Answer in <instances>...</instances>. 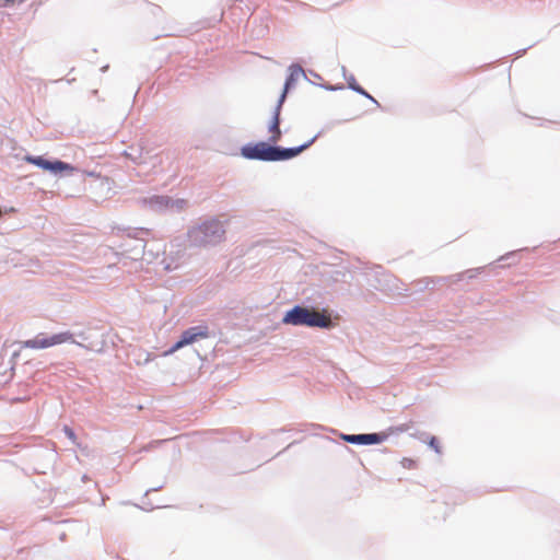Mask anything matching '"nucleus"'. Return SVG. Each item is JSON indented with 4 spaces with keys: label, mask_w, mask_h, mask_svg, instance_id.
Here are the masks:
<instances>
[{
    "label": "nucleus",
    "mask_w": 560,
    "mask_h": 560,
    "mask_svg": "<svg viewBox=\"0 0 560 560\" xmlns=\"http://www.w3.org/2000/svg\"><path fill=\"white\" fill-rule=\"evenodd\" d=\"M289 83H290L289 81L285 83V88L281 95V100H283L285 97V93L288 91ZM281 102L282 101H280V104L277 106L273 117H272V121L269 126V132H270L269 143H277L281 138L280 119H279Z\"/></svg>",
    "instance_id": "nucleus-7"
},
{
    "label": "nucleus",
    "mask_w": 560,
    "mask_h": 560,
    "mask_svg": "<svg viewBox=\"0 0 560 560\" xmlns=\"http://www.w3.org/2000/svg\"><path fill=\"white\" fill-rule=\"evenodd\" d=\"M24 161L54 173L71 170V166L62 161L50 162L42 156L25 155Z\"/></svg>",
    "instance_id": "nucleus-5"
},
{
    "label": "nucleus",
    "mask_w": 560,
    "mask_h": 560,
    "mask_svg": "<svg viewBox=\"0 0 560 560\" xmlns=\"http://www.w3.org/2000/svg\"><path fill=\"white\" fill-rule=\"evenodd\" d=\"M209 337V329L207 326H195L185 330L179 340L167 351L164 352V355H170L175 351L191 345L200 339H206Z\"/></svg>",
    "instance_id": "nucleus-4"
},
{
    "label": "nucleus",
    "mask_w": 560,
    "mask_h": 560,
    "mask_svg": "<svg viewBox=\"0 0 560 560\" xmlns=\"http://www.w3.org/2000/svg\"><path fill=\"white\" fill-rule=\"evenodd\" d=\"M48 337L50 347L66 342H74L73 335L70 331H62Z\"/></svg>",
    "instance_id": "nucleus-9"
},
{
    "label": "nucleus",
    "mask_w": 560,
    "mask_h": 560,
    "mask_svg": "<svg viewBox=\"0 0 560 560\" xmlns=\"http://www.w3.org/2000/svg\"><path fill=\"white\" fill-rule=\"evenodd\" d=\"M342 440L352 444H378L386 439V434H343Z\"/></svg>",
    "instance_id": "nucleus-6"
},
{
    "label": "nucleus",
    "mask_w": 560,
    "mask_h": 560,
    "mask_svg": "<svg viewBox=\"0 0 560 560\" xmlns=\"http://www.w3.org/2000/svg\"><path fill=\"white\" fill-rule=\"evenodd\" d=\"M352 88H353V90H355L357 92H359V93L363 94L364 96H366V97H369V98L373 100V97H372L369 93H366L362 88H360V86H352Z\"/></svg>",
    "instance_id": "nucleus-13"
},
{
    "label": "nucleus",
    "mask_w": 560,
    "mask_h": 560,
    "mask_svg": "<svg viewBox=\"0 0 560 560\" xmlns=\"http://www.w3.org/2000/svg\"><path fill=\"white\" fill-rule=\"evenodd\" d=\"M283 324L293 326H308L329 328L332 326L330 315L327 311L318 312L314 308L304 306H294L285 313L282 318Z\"/></svg>",
    "instance_id": "nucleus-2"
},
{
    "label": "nucleus",
    "mask_w": 560,
    "mask_h": 560,
    "mask_svg": "<svg viewBox=\"0 0 560 560\" xmlns=\"http://www.w3.org/2000/svg\"><path fill=\"white\" fill-rule=\"evenodd\" d=\"M22 348L35 349V350L50 348L49 337L46 336L45 334H38L33 339L23 341Z\"/></svg>",
    "instance_id": "nucleus-8"
},
{
    "label": "nucleus",
    "mask_w": 560,
    "mask_h": 560,
    "mask_svg": "<svg viewBox=\"0 0 560 560\" xmlns=\"http://www.w3.org/2000/svg\"><path fill=\"white\" fill-rule=\"evenodd\" d=\"M225 230L218 220L207 221L189 232V237L195 245L206 246L217 244L224 237Z\"/></svg>",
    "instance_id": "nucleus-3"
},
{
    "label": "nucleus",
    "mask_w": 560,
    "mask_h": 560,
    "mask_svg": "<svg viewBox=\"0 0 560 560\" xmlns=\"http://www.w3.org/2000/svg\"><path fill=\"white\" fill-rule=\"evenodd\" d=\"M317 135L314 136L308 142L290 149H280L270 145L266 142H258L255 144H248L243 147L242 154L252 160H261V161H283L292 159L303 152L305 149L311 147L315 140L317 139Z\"/></svg>",
    "instance_id": "nucleus-1"
},
{
    "label": "nucleus",
    "mask_w": 560,
    "mask_h": 560,
    "mask_svg": "<svg viewBox=\"0 0 560 560\" xmlns=\"http://www.w3.org/2000/svg\"><path fill=\"white\" fill-rule=\"evenodd\" d=\"M429 445L431 448H433L436 453H441V446H440V442L439 440L435 438V436H432L429 441Z\"/></svg>",
    "instance_id": "nucleus-12"
},
{
    "label": "nucleus",
    "mask_w": 560,
    "mask_h": 560,
    "mask_svg": "<svg viewBox=\"0 0 560 560\" xmlns=\"http://www.w3.org/2000/svg\"><path fill=\"white\" fill-rule=\"evenodd\" d=\"M400 465L404 469H409V470L416 469L418 467L417 460L413 458H409V457L401 458Z\"/></svg>",
    "instance_id": "nucleus-10"
},
{
    "label": "nucleus",
    "mask_w": 560,
    "mask_h": 560,
    "mask_svg": "<svg viewBox=\"0 0 560 560\" xmlns=\"http://www.w3.org/2000/svg\"><path fill=\"white\" fill-rule=\"evenodd\" d=\"M150 361V354L147 355L145 362Z\"/></svg>",
    "instance_id": "nucleus-14"
},
{
    "label": "nucleus",
    "mask_w": 560,
    "mask_h": 560,
    "mask_svg": "<svg viewBox=\"0 0 560 560\" xmlns=\"http://www.w3.org/2000/svg\"><path fill=\"white\" fill-rule=\"evenodd\" d=\"M63 432L68 436L69 440H71L74 444H77V435L70 427L66 425L63 428Z\"/></svg>",
    "instance_id": "nucleus-11"
}]
</instances>
